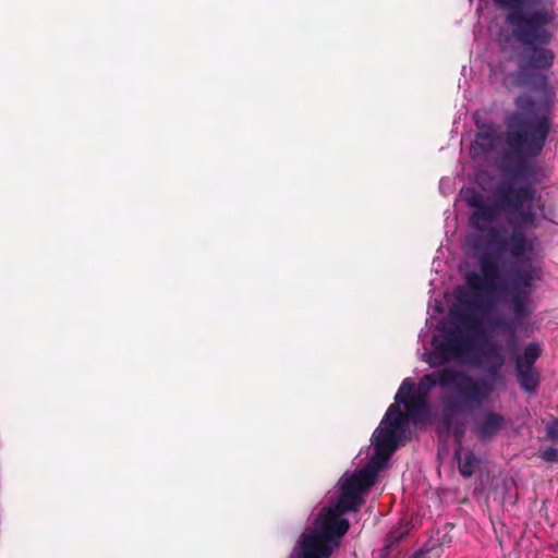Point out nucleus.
<instances>
[{"mask_svg": "<svg viewBox=\"0 0 558 558\" xmlns=\"http://www.w3.org/2000/svg\"><path fill=\"white\" fill-rule=\"evenodd\" d=\"M508 11V23L513 31V40L522 46L518 60V71L505 77V84L531 85L537 78L545 89L547 81L538 71L549 68L554 61L553 52L545 47L550 34L545 26L554 19L543 0H493ZM546 99L536 101L529 95L519 96L515 110L506 119L507 135L504 138L499 126L485 123L484 111L474 113L478 132L471 144L470 155L474 160L487 159L499 150H508L522 158H534L541 154L550 129L551 92L545 90Z\"/></svg>", "mask_w": 558, "mask_h": 558, "instance_id": "f257e3e1", "label": "nucleus"}, {"mask_svg": "<svg viewBox=\"0 0 558 558\" xmlns=\"http://www.w3.org/2000/svg\"><path fill=\"white\" fill-rule=\"evenodd\" d=\"M480 269L482 274L466 272L465 284L445 294L449 304V316L438 324L432 339V350L424 347L422 353V359L432 367L494 362L499 368L504 364V356L486 344L480 327L482 316L508 295H511L515 318L522 319L529 314L525 298H521L517 291L531 288L534 279L531 270L515 276L508 287L498 278L495 265L487 257L480 258Z\"/></svg>", "mask_w": 558, "mask_h": 558, "instance_id": "f03ea898", "label": "nucleus"}, {"mask_svg": "<svg viewBox=\"0 0 558 558\" xmlns=\"http://www.w3.org/2000/svg\"><path fill=\"white\" fill-rule=\"evenodd\" d=\"M502 206L510 209V221L526 227H537L538 220L551 221L546 213L545 202L531 185L506 184L499 190Z\"/></svg>", "mask_w": 558, "mask_h": 558, "instance_id": "7ed1b4c3", "label": "nucleus"}, {"mask_svg": "<svg viewBox=\"0 0 558 558\" xmlns=\"http://www.w3.org/2000/svg\"><path fill=\"white\" fill-rule=\"evenodd\" d=\"M460 197L466 203V205L473 208L471 215V221L473 226L478 230L488 229L493 222L499 216V205L487 204L484 196L474 189L465 187L460 191Z\"/></svg>", "mask_w": 558, "mask_h": 558, "instance_id": "20e7f679", "label": "nucleus"}, {"mask_svg": "<svg viewBox=\"0 0 558 558\" xmlns=\"http://www.w3.org/2000/svg\"><path fill=\"white\" fill-rule=\"evenodd\" d=\"M535 239H529L524 231L514 230L504 243V250L513 258H520L533 250Z\"/></svg>", "mask_w": 558, "mask_h": 558, "instance_id": "39448f33", "label": "nucleus"}, {"mask_svg": "<svg viewBox=\"0 0 558 558\" xmlns=\"http://www.w3.org/2000/svg\"><path fill=\"white\" fill-rule=\"evenodd\" d=\"M502 417L498 414H486L476 424V435L480 439L486 440L495 435L502 425Z\"/></svg>", "mask_w": 558, "mask_h": 558, "instance_id": "423d86ee", "label": "nucleus"}, {"mask_svg": "<svg viewBox=\"0 0 558 558\" xmlns=\"http://www.w3.org/2000/svg\"><path fill=\"white\" fill-rule=\"evenodd\" d=\"M542 354V347L537 342H530L515 359V368H534V363Z\"/></svg>", "mask_w": 558, "mask_h": 558, "instance_id": "0eeeda50", "label": "nucleus"}, {"mask_svg": "<svg viewBox=\"0 0 558 558\" xmlns=\"http://www.w3.org/2000/svg\"><path fill=\"white\" fill-rule=\"evenodd\" d=\"M518 381L521 388L530 393L536 391L538 386L539 374L535 368H517Z\"/></svg>", "mask_w": 558, "mask_h": 558, "instance_id": "6e6552de", "label": "nucleus"}, {"mask_svg": "<svg viewBox=\"0 0 558 558\" xmlns=\"http://www.w3.org/2000/svg\"><path fill=\"white\" fill-rule=\"evenodd\" d=\"M456 458L458 460V468L460 473L464 477L472 476L478 464V461L475 458V456L472 452H468L464 456H462L461 451L457 450Z\"/></svg>", "mask_w": 558, "mask_h": 558, "instance_id": "1a4fd4ad", "label": "nucleus"}, {"mask_svg": "<svg viewBox=\"0 0 558 558\" xmlns=\"http://www.w3.org/2000/svg\"><path fill=\"white\" fill-rule=\"evenodd\" d=\"M541 457L543 460H546V461H558V449L548 448V449L542 451Z\"/></svg>", "mask_w": 558, "mask_h": 558, "instance_id": "9d476101", "label": "nucleus"}, {"mask_svg": "<svg viewBox=\"0 0 558 558\" xmlns=\"http://www.w3.org/2000/svg\"><path fill=\"white\" fill-rule=\"evenodd\" d=\"M546 434L553 440H558V422L557 421H553L550 424H548Z\"/></svg>", "mask_w": 558, "mask_h": 558, "instance_id": "9b49d317", "label": "nucleus"}, {"mask_svg": "<svg viewBox=\"0 0 558 558\" xmlns=\"http://www.w3.org/2000/svg\"><path fill=\"white\" fill-rule=\"evenodd\" d=\"M441 311H442L441 305L439 303H437L435 305L430 304L428 307V312L430 313V319L433 318L435 313H440Z\"/></svg>", "mask_w": 558, "mask_h": 558, "instance_id": "f8f14e48", "label": "nucleus"}, {"mask_svg": "<svg viewBox=\"0 0 558 558\" xmlns=\"http://www.w3.org/2000/svg\"><path fill=\"white\" fill-rule=\"evenodd\" d=\"M452 411H453V405H448V407L446 408V412H447V413H451Z\"/></svg>", "mask_w": 558, "mask_h": 558, "instance_id": "ddd939ff", "label": "nucleus"}, {"mask_svg": "<svg viewBox=\"0 0 558 558\" xmlns=\"http://www.w3.org/2000/svg\"><path fill=\"white\" fill-rule=\"evenodd\" d=\"M390 537H391V538H396V539H398V537H397V536H395V532H392V533L390 534Z\"/></svg>", "mask_w": 558, "mask_h": 558, "instance_id": "4468645a", "label": "nucleus"}]
</instances>
